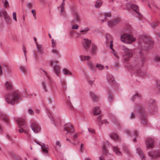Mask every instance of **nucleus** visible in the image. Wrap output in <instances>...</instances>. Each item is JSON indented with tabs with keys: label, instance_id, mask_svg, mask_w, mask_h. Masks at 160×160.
<instances>
[{
	"label": "nucleus",
	"instance_id": "7c9ffc66",
	"mask_svg": "<svg viewBox=\"0 0 160 160\" xmlns=\"http://www.w3.org/2000/svg\"><path fill=\"white\" fill-rule=\"evenodd\" d=\"M97 50V48L96 46L94 44H92L91 52V54L94 55L96 54Z\"/></svg>",
	"mask_w": 160,
	"mask_h": 160
},
{
	"label": "nucleus",
	"instance_id": "4be33fe9",
	"mask_svg": "<svg viewBox=\"0 0 160 160\" xmlns=\"http://www.w3.org/2000/svg\"><path fill=\"white\" fill-rule=\"evenodd\" d=\"M51 52L53 54V56L55 58H60V54L58 50L56 49H53L52 50Z\"/></svg>",
	"mask_w": 160,
	"mask_h": 160
},
{
	"label": "nucleus",
	"instance_id": "774afa93",
	"mask_svg": "<svg viewBox=\"0 0 160 160\" xmlns=\"http://www.w3.org/2000/svg\"><path fill=\"white\" fill-rule=\"evenodd\" d=\"M63 83L64 84H65V85H63L62 84V85L63 88V90L64 91H65L66 90V89H67V87H66V85H65V82H63Z\"/></svg>",
	"mask_w": 160,
	"mask_h": 160
},
{
	"label": "nucleus",
	"instance_id": "c85d7f7f",
	"mask_svg": "<svg viewBox=\"0 0 160 160\" xmlns=\"http://www.w3.org/2000/svg\"><path fill=\"white\" fill-rule=\"evenodd\" d=\"M160 22L159 21H155L151 23V25L153 29H155L159 26Z\"/></svg>",
	"mask_w": 160,
	"mask_h": 160
},
{
	"label": "nucleus",
	"instance_id": "8fccbe9b",
	"mask_svg": "<svg viewBox=\"0 0 160 160\" xmlns=\"http://www.w3.org/2000/svg\"><path fill=\"white\" fill-rule=\"evenodd\" d=\"M28 112L29 114L33 115L34 114V112L31 108H29L28 110Z\"/></svg>",
	"mask_w": 160,
	"mask_h": 160
},
{
	"label": "nucleus",
	"instance_id": "0eeeda50",
	"mask_svg": "<svg viewBox=\"0 0 160 160\" xmlns=\"http://www.w3.org/2000/svg\"><path fill=\"white\" fill-rule=\"evenodd\" d=\"M64 130L67 131V133H68L70 137L75 131L74 129L73 128L72 125L70 123L66 124L64 126Z\"/></svg>",
	"mask_w": 160,
	"mask_h": 160
},
{
	"label": "nucleus",
	"instance_id": "4d7b16f0",
	"mask_svg": "<svg viewBox=\"0 0 160 160\" xmlns=\"http://www.w3.org/2000/svg\"><path fill=\"white\" fill-rule=\"evenodd\" d=\"M114 66L117 68H119L120 67V65L119 63L117 62H114Z\"/></svg>",
	"mask_w": 160,
	"mask_h": 160
},
{
	"label": "nucleus",
	"instance_id": "39448f33",
	"mask_svg": "<svg viewBox=\"0 0 160 160\" xmlns=\"http://www.w3.org/2000/svg\"><path fill=\"white\" fill-rule=\"evenodd\" d=\"M121 41L126 44H131L135 40V38L128 33L122 35L120 38Z\"/></svg>",
	"mask_w": 160,
	"mask_h": 160
},
{
	"label": "nucleus",
	"instance_id": "a19ab883",
	"mask_svg": "<svg viewBox=\"0 0 160 160\" xmlns=\"http://www.w3.org/2000/svg\"><path fill=\"white\" fill-rule=\"evenodd\" d=\"M105 16L104 19L105 20H107L108 18H110L111 16V13L110 12H105L104 13Z\"/></svg>",
	"mask_w": 160,
	"mask_h": 160
},
{
	"label": "nucleus",
	"instance_id": "ea45409f",
	"mask_svg": "<svg viewBox=\"0 0 160 160\" xmlns=\"http://www.w3.org/2000/svg\"><path fill=\"white\" fill-rule=\"evenodd\" d=\"M141 97V94L137 93L135 95H134L133 97H132L131 98V100L133 101L135 99H136L137 98H140Z\"/></svg>",
	"mask_w": 160,
	"mask_h": 160
},
{
	"label": "nucleus",
	"instance_id": "b1692460",
	"mask_svg": "<svg viewBox=\"0 0 160 160\" xmlns=\"http://www.w3.org/2000/svg\"><path fill=\"white\" fill-rule=\"evenodd\" d=\"M110 138L115 141H118L119 140V137L118 134L115 132H113L109 135Z\"/></svg>",
	"mask_w": 160,
	"mask_h": 160
},
{
	"label": "nucleus",
	"instance_id": "a211bd4d",
	"mask_svg": "<svg viewBox=\"0 0 160 160\" xmlns=\"http://www.w3.org/2000/svg\"><path fill=\"white\" fill-rule=\"evenodd\" d=\"M108 142H106L105 144L103 146V148L102 149V155L99 157L100 160H104V155H106L108 151L107 150V149L106 148V144H108Z\"/></svg>",
	"mask_w": 160,
	"mask_h": 160
},
{
	"label": "nucleus",
	"instance_id": "4c0bfd02",
	"mask_svg": "<svg viewBox=\"0 0 160 160\" xmlns=\"http://www.w3.org/2000/svg\"><path fill=\"white\" fill-rule=\"evenodd\" d=\"M110 91H108V98L110 102H112L113 99V97L112 95L110 92Z\"/></svg>",
	"mask_w": 160,
	"mask_h": 160
},
{
	"label": "nucleus",
	"instance_id": "de8ad7c7",
	"mask_svg": "<svg viewBox=\"0 0 160 160\" xmlns=\"http://www.w3.org/2000/svg\"><path fill=\"white\" fill-rule=\"evenodd\" d=\"M102 119V115H100L97 118V121L99 125L100 124H101V121H102L101 120Z\"/></svg>",
	"mask_w": 160,
	"mask_h": 160
},
{
	"label": "nucleus",
	"instance_id": "f704fd0d",
	"mask_svg": "<svg viewBox=\"0 0 160 160\" xmlns=\"http://www.w3.org/2000/svg\"><path fill=\"white\" fill-rule=\"evenodd\" d=\"M102 2L100 0H98L96 2L95 6L96 8H99L102 5Z\"/></svg>",
	"mask_w": 160,
	"mask_h": 160
},
{
	"label": "nucleus",
	"instance_id": "4468645a",
	"mask_svg": "<svg viewBox=\"0 0 160 160\" xmlns=\"http://www.w3.org/2000/svg\"><path fill=\"white\" fill-rule=\"evenodd\" d=\"M146 145L147 148H152L154 146V140L151 138H149L146 141Z\"/></svg>",
	"mask_w": 160,
	"mask_h": 160
},
{
	"label": "nucleus",
	"instance_id": "9d476101",
	"mask_svg": "<svg viewBox=\"0 0 160 160\" xmlns=\"http://www.w3.org/2000/svg\"><path fill=\"white\" fill-rule=\"evenodd\" d=\"M45 73V75L48 79V83L51 89H52L54 88L56 85V83L48 75L47 72L43 70H42Z\"/></svg>",
	"mask_w": 160,
	"mask_h": 160
},
{
	"label": "nucleus",
	"instance_id": "79ce46f5",
	"mask_svg": "<svg viewBox=\"0 0 160 160\" xmlns=\"http://www.w3.org/2000/svg\"><path fill=\"white\" fill-rule=\"evenodd\" d=\"M41 148L42 149V151L43 152L45 153H48V149L45 146L42 145Z\"/></svg>",
	"mask_w": 160,
	"mask_h": 160
},
{
	"label": "nucleus",
	"instance_id": "f8f14e48",
	"mask_svg": "<svg viewBox=\"0 0 160 160\" xmlns=\"http://www.w3.org/2000/svg\"><path fill=\"white\" fill-rule=\"evenodd\" d=\"M120 19L117 18L110 21H108V25L109 27H112L115 26L120 22Z\"/></svg>",
	"mask_w": 160,
	"mask_h": 160
},
{
	"label": "nucleus",
	"instance_id": "e433bc0d",
	"mask_svg": "<svg viewBox=\"0 0 160 160\" xmlns=\"http://www.w3.org/2000/svg\"><path fill=\"white\" fill-rule=\"evenodd\" d=\"M70 98L69 96L68 97V98L67 99V103L68 106L71 108H72L73 107L71 102L70 101Z\"/></svg>",
	"mask_w": 160,
	"mask_h": 160
},
{
	"label": "nucleus",
	"instance_id": "412c9836",
	"mask_svg": "<svg viewBox=\"0 0 160 160\" xmlns=\"http://www.w3.org/2000/svg\"><path fill=\"white\" fill-rule=\"evenodd\" d=\"M2 14L6 22L8 23H9L11 21V18L7 12L5 11L3 12Z\"/></svg>",
	"mask_w": 160,
	"mask_h": 160
},
{
	"label": "nucleus",
	"instance_id": "58836bf2",
	"mask_svg": "<svg viewBox=\"0 0 160 160\" xmlns=\"http://www.w3.org/2000/svg\"><path fill=\"white\" fill-rule=\"evenodd\" d=\"M62 72L65 75H68L70 76L72 74V73L69 71L67 69H64L62 70Z\"/></svg>",
	"mask_w": 160,
	"mask_h": 160
},
{
	"label": "nucleus",
	"instance_id": "69168bd1",
	"mask_svg": "<svg viewBox=\"0 0 160 160\" xmlns=\"http://www.w3.org/2000/svg\"><path fill=\"white\" fill-rule=\"evenodd\" d=\"M106 40H107L106 42L107 43H108L109 41L108 40V38H110V36L109 34H107L106 35Z\"/></svg>",
	"mask_w": 160,
	"mask_h": 160
},
{
	"label": "nucleus",
	"instance_id": "a878e982",
	"mask_svg": "<svg viewBox=\"0 0 160 160\" xmlns=\"http://www.w3.org/2000/svg\"><path fill=\"white\" fill-rule=\"evenodd\" d=\"M87 64L90 69L92 71H94L95 70V66L91 61H88L87 62Z\"/></svg>",
	"mask_w": 160,
	"mask_h": 160
},
{
	"label": "nucleus",
	"instance_id": "680f3d73",
	"mask_svg": "<svg viewBox=\"0 0 160 160\" xmlns=\"http://www.w3.org/2000/svg\"><path fill=\"white\" fill-rule=\"evenodd\" d=\"M3 3L4 4V7H7V5H8V1L7 0H5L4 2H3Z\"/></svg>",
	"mask_w": 160,
	"mask_h": 160
},
{
	"label": "nucleus",
	"instance_id": "3c124183",
	"mask_svg": "<svg viewBox=\"0 0 160 160\" xmlns=\"http://www.w3.org/2000/svg\"><path fill=\"white\" fill-rule=\"evenodd\" d=\"M112 120L115 123V124L119 126L120 124V122H119L117 119L116 118H112Z\"/></svg>",
	"mask_w": 160,
	"mask_h": 160
},
{
	"label": "nucleus",
	"instance_id": "e2e57ef3",
	"mask_svg": "<svg viewBox=\"0 0 160 160\" xmlns=\"http://www.w3.org/2000/svg\"><path fill=\"white\" fill-rule=\"evenodd\" d=\"M110 48L112 50H114L112 48V47H113V41H110Z\"/></svg>",
	"mask_w": 160,
	"mask_h": 160
},
{
	"label": "nucleus",
	"instance_id": "a18cd8bd",
	"mask_svg": "<svg viewBox=\"0 0 160 160\" xmlns=\"http://www.w3.org/2000/svg\"><path fill=\"white\" fill-rule=\"evenodd\" d=\"M136 116L135 113L133 112H131L130 116V118L131 119H134L136 118Z\"/></svg>",
	"mask_w": 160,
	"mask_h": 160
},
{
	"label": "nucleus",
	"instance_id": "c03bdc74",
	"mask_svg": "<svg viewBox=\"0 0 160 160\" xmlns=\"http://www.w3.org/2000/svg\"><path fill=\"white\" fill-rule=\"evenodd\" d=\"M96 67L97 68H98V69L100 70H102V69H103V68H104L103 66L102 65H101L100 64H99V63H98L96 65Z\"/></svg>",
	"mask_w": 160,
	"mask_h": 160
},
{
	"label": "nucleus",
	"instance_id": "bf43d9fd",
	"mask_svg": "<svg viewBox=\"0 0 160 160\" xmlns=\"http://www.w3.org/2000/svg\"><path fill=\"white\" fill-rule=\"evenodd\" d=\"M23 51L24 52V56L25 58V59H26V60L27 61V58H26V50L25 49V48L24 46H23Z\"/></svg>",
	"mask_w": 160,
	"mask_h": 160
},
{
	"label": "nucleus",
	"instance_id": "423d86ee",
	"mask_svg": "<svg viewBox=\"0 0 160 160\" xmlns=\"http://www.w3.org/2000/svg\"><path fill=\"white\" fill-rule=\"evenodd\" d=\"M17 122L18 124L20 129L18 130L20 133L24 132L26 133H28V131H26L24 130L25 127V120L22 118H19L17 120Z\"/></svg>",
	"mask_w": 160,
	"mask_h": 160
},
{
	"label": "nucleus",
	"instance_id": "6e6552de",
	"mask_svg": "<svg viewBox=\"0 0 160 160\" xmlns=\"http://www.w3.org/2000/svg\"><path fill=\"white\" fill-rule=\"evenodd\" d=\"M30 127L32 128L33 132L37 133L41 130L40 127L38 124L35 122H32L30 125Z\"/></svg>",
	"mask_w": 160,
	"mask_h": 160
},
{
	"label": "nucleus",
	"instance_id": "f3484780",
	"mask_svg": "<svg viewBox=\"0 0 160 160\" xmlns=\"http://www.w3.org/2000/svg\"><path fill=\"white\" fill-rule=\"evenodd\" d=\"M148 154L149 156L151 157V158H156L160 157V153L159 152L156 151L153 152H148Z\"/></svg>",
	"mask_w": 160,
	"mask_h": 160
},
{
	"label": "nucleus",
	"instance_id": "f257e3e1",
	"mask_svg": "<svg viewBox=\"0 0 160 160\" xmlns=\"http://www.w3.org/2000/svg\"><path fill=\"white\" fill-rule=\"evenodd\" d=\"M121 49L125 53L123 55V60L125 67L131 70H138L142 67L146 61V57L141 52V49H140L139 57L135 59L134 62L131 65L128 64V61L129 60V58L132 56V50L124 46H122Z\"/></svg>",
	"mask_w": 160,
	"mask_h": 160
},
{
	"label": "nucleus",
	"instance_id": "5701e85b",
	"mask_svg": "<svg viewBox=\"0 0 160 160\" xmlns=\"http://www.w3.org/2000/svg\"><path fill=\"white\" fill-rule=\"evenodd\" d=\"M92 100L93 102H96L98 99V97L97 96L94 92H90L89 93Z\"/></svg>",
	"mask_w": 160,
	"mask_h": 160
},
{
	"label": "nucleus",
	"instance_id": "dca6fc26",
	"mask_svg": "<svg viewBox=\"0 0 160 160\" xmlns=\"http://www.w3.org/2000/svg\"><path fill=\"white\" fill-rule=\"evenodd\" d=\"M130 8L135 11L140 17L142 16V14L139 12V8L137 5L135 4L131 5L130 7Z\"/></svg>",
	"mask_w": 160,
	"mask_h": 160
},
{
	"label": "nucleus",
	"instance_id": "ddd939ff",
	"mask_svg": "<svg viewBox=\"0 0 160 160\" xmlns=\"http://www.w3.org/2000/svg\"><path fill=\"white\" fill-rule=\"evenodd\" d=\"M136 153L138 154L142 160H146L145 154L140 148L138 147L136 148Z\"/></svg>",
	"mask_w": 160,
	"mask_h": 160
},
{
	"label": "nucleus",
	"instance_id": "2eb2a0df",
	"mask_svg": "<svg viewBox=\"0 0 160 160\" xmlns=\"http://www.w3.org/2000/svg\"><path fill=\"white\" fill-rule=\"evenodd\" d=\"M91 40L88 39H84L83 45L86 50H88L91 46Z\"/></svg>",
	"mask_w": 160,
	"mask_h": 160
},
{
	"label": "nucleus",
	"instance_id": "20e7f679",
	"mask_svg": "<svg viewBox=\"0 0 160 160\" xmlns=\"http://www.w3.org/2000/svg\"><path fill=\"white\" fill-rule=\"evenodd\" d=\"M135 110L139 114L141 123L143 124L147 125L148 124L147 119L145 116L146 112L144 108L142 106L138 105L136 106Z\"/></svg>",
	"mask_w": 160,
	"mask_h": 160
},
{
	"label": "nucleus",
	"instance_id": "13d9d810",
	"mask_svg": "<svg viewBox=\"0 0 160 160\" xmlns=\"http://www.w3.org/2000/svg\"><path fill=\"white\" fill-rule=\"evenodd\" d=\"M79 27V26L77 24L73 25L72 27V29H78Z\"/></svg>",
	"mask_w": 160,
	"mask_h": 160
},
{
	"label": "nucleus",
	"instance_id": "1a4fd4ad",
	"mask_svg": "<svg viewBox=\"0 0 160 160\" xmlns=\"http://www.w3.org/2000/svg\"><path fill=\"white\" fill-rule=\"evenodd\" d=\"M53 64H54V65L57 66V67L55 66L53 67V71L58 76L59 75L60 68L59 66H58L57 64L55 63L53 60H51L49 62L50 65L52 67H53Z\"/></svg>",
	"mask_w": 160,
	"mask_h": 160
},
{
	"label": "nucleus",
	"instance_id": "864d4df0",
	"mask_svg": "<svg viewBox=\"0 0 160 160\" xmlns=\"http://www.w3.org/2000/svg\"><path fill=\"white\" fill-rule=\"evenodd\" d=\"M13 19L15 21H17V16H16V13L15 12H13Z\"/></svg>",
	"mask_w": 160,
	"mask_h": 160
},
{
	"label": "nucleus",
	"instance_id": "473e14b6",
	"mask_svg": "<svg viewBox=\"0 0 160 160\" xmlns=\"http://www.w3.org/2000/svg\"><path fill=\"white\" fill-rule=\"evenodd\" d=\"M79 58L81 61H83L86 60H88L90 58V57L89 56H85L83 55H80Z\"/></svg>",
	"mask_w": 160,
	"mask_h": 160
},
{
	"label": "nucleus",
	"instance_id": "37998d69",
	"mask_svg": "<svg viewBox=\"0 0 160 160\" xmlns=\"http://www.w3.org/2000/svg\"><path fill=\"white\" fill-rule=\"evenodd\" d=\"M89 29L88 27H87L83 30H81L80 31V33L79 34H84L85 33V32L88 31L89 30Z\"/></svg>",
	"mask_w": 160,
	"mask_h": 160
},
{
	"label": "nucleus",
	"instance_id": "f03ea898",
	"mask_svg": "<svg viewBox=\"0 0 160 160\" xmlns=\"http://www.w3.org/2000/svg\"><path fill=\"white\" fill-rule=\"evenodd\" d=\"M5 98L8 103L13 105L20 100L21 96L18 91L14 90L7 93Z\"/></svg>",
	"mask_w": 160,
	"mask_h": 160
},
{
	"label": "nucleus",
	"instance_id": "9b49d317",
	"mask_svg": "<svg viewBox=\"0 0 160 160\" xmlns=\"http://www.w3.org/2000/svg\"><path fill=\"white\" fill-rule=\"evenodd\" d=\"M148 106L149 109H154L157 107L156 102L152 99H150L148 101Z\"/></svg>",
	"mask_w": 160,
	"mask_h": 160
},
{
	"label": "nucleus",
	"instance_id": "0e129e2a",
	"mask_svg": "<svg viewBox=\"0 0 160 160\" xmlns=\"http://www.w3.org/2000/svg\"><path fill=\"white\" fill-rule=\"evenodd\" d=\"M78 137V135L77 134H75L72 137V139L74 141H75L76 140V138Z\"/></svg>",
	"mask_w": 160,
	"mask_h": 160
},
{
	"label": "nucleus",
	"instance_id": "72a5a7b5",
	"mask_svg": "<svg viewBox=\"0 0 160 160\" xmlns=\"http://www.w3.org/2000/svg\"><path fill=\"white\" fill-rule=\"evenodd\" d=\"M41 84L44 91L46 92L48 91V89L46 87V83L45 82L42 81L41 82Z\"/></svg>",
	"mask_w": 160,
	"mask_h": 160
},
{
	"label": "nucleus",
	"instance_id": "393cba45",
	"mask_svg": "<svg viewBox=\"0 0 160 160\" xmlns=\"http://www.w3.org/2000/svg\"><path fill=\"white\" fill-rule=\"evenodd\" d=\"M112 148L113 152H115L116 155L119 156L121 155V152L119 150V148L118 147L113 146L112 147Z\"/></svg>",
	"mask_w": 160,
	"mask_h": 160
},
{
	"label": "nucleus",
	"instance_id": "c756f323",
	"mask_svg": "<svg viewBox=\"0 0 160 160\" xmlns=\"http://www.w3.org/2000/svg\"><path fill=\"white\" fill-rule=\"evenodd\" d=\"M93 112L94 115H97L100 113L101 110L98 107L96 106L94 108Z\"/></svg>",
	"mask_w": 160,
	"mask_h": 160
},
{
	"label": "nucleus",
	"instance_id": "aec40b11",
	"mask_svg": "<svg viewBox=\"0 0 160 160\" xmlns=\"http://www.w3.org/2000/svg\"><path fill=\"white\" fill-rule=\"evenodd\" d=\"M36 46L38 52L41 55L43 54L45 52L42 48V45L36 42Z\"/></svg>",
	"mask_w": 160,
	"mask_h": 160
},
{
	"label": "nucleus",
	"instance_id": "bb28decb",
	"mask_svg": "<svg viewBox=\"0 0 160 160\" xmlns=\"http://www.w3.org/2000/svg\"><path fill=\"white\" fill-rule=\"evenodd\" d=\"M5 88L8 90L11 89H12L13 85L12 83L10 81H7L5 83Z\"/></svg>",
	"mask_w": 160,
	"mask_h": 160
},
{
	"label": "nucleus",
	"instance_id": "338daca9",
	"mask_svg": "<svg viewBox=\"0 0 160 160\" xmlns=\"http://www.w3.org/2000/svg\"><path fill=\"white\" fill-rule=\"evenodd\" d=\"M88 131L92 133H95V130L94 129L92 128H88Z\"/></svg>",
	"mask_w": 160,
	"mask_h": 160
},
{
	"label": "nucleus",
	"instance_id": "6ab92c4d",
	"mask_svg": "<svg viewBox=\"0 0 160 160\" xmlns=\"http://www.w3.org/2000/svg\"><path fill=\"white\" fill-rule=\"evenodd\" d=\"M107 79L108 81L111 83L113 86L116 84V82L113 76L111 74H109L107 75Z\"/></svg>",
	"mask_w": 160,
	"mask_h": 160
},
{
	"label": "nucleus",
	"instance_id": "7ed1b4c3",
	"mask_svg": "<svg viewBox=\"0 0 160 160\" xmlns=\"http://www.w3.org/2000/svg\"><path fill=\"white\" fill-rule=\"evenodd\" d=\"M138 42L139 47L145 51L150 48L153 43V41L150 38L144 35L141 37Z\"/></svg>",
	"mask_w": 160,
	"mask_h": 160
},
{
	"label": "nucleus",
	"instance_id": "cd10ccee",
	"mask_svg": "<svg viewBox=\"0 0 160 160\" xmlns=\"http://www.w3.org/2000/svg\"><path fill=\"white\" fill-rule=\"evenodd\" d=\"M0 118L2 119L5 123H7L8 122V119L7 116L3 112L1 111H0Z\"/></svg>",
	"mask_w": 160,
	"mask_h": 160
},
{
	"label": "nucleus",
	"instance_id": "052dcab7",
	"mask_svg": "<svg viewBox=\"0 0 160 160\" xmlns=\"http://www.w3.org/2000/svg\"><path fill=\"white\" fill-rule=\"evenodd\" d=\"M48 116L49 118L52 119V121L53 123V124H54V120H53V119L52 118V116L51 114L49 112L48 113Z\"/></svg>",
	"mask_w": 160,
	"mask_h": 160
},
{
	"label": "nucleus",
	"instance_id": "49530a36",
	"mask_svg": "<svg viewBox=\"0 0 160 160\" xmlns=\"http://www.w3.org/2000/svg\"><path fill=\"white\" fill-rule=\"evenodd\" d=\"M154 61L155 62H160V55L155 57L154 58Z\"/></svg>",
	"mask_w": 160,
	"mask_h": 160
},
{
	"label": "nucleus",
	"instance_id": "603ef678",
	"mask_svg": "<svg viewBox=\"0 0 160 160\" xmlns=\"http://www.w3.org/2000/svg\"><path fill=\"white\" fill-rule=\"evenodd\" d=\"M156 86L158 88L159 92H160V81H158L157 82Z\"/></svg>",
	"mask_w": 160,
	"mask_h": 160
},
{
	"label": "nucleus",
	"instance_id": "c9c22d12",
	"mask_svg": "<svg viewBox=\"0 0 160 160\" xmlns=\"http://www.w3.org/2000/svg\"><path fill=\"white\" fill-rule=\"evenodd\" d=\"M19 69L20 71L24 74H25L27 73V69L25 67L21 66L19 67Z\"/></svg>",
	"mask_w": 160,
	"mask_h": 160
},
{
	"label": "nucleus",
	"instance_id": "2f4dec72",
	"mask_svg": "<svg viewBox=\"0 0 160 160\" xmlns=\"http://www.w3.org/2000/svg\"><path fill=\"white\" fill-rule=\"evenodd\" d=\"M75 18L74 20H73L72 21V22H79V20H80V18L77 12H75Z\"/></svg>",
	"mask_w": 160,
	"mask_h": 160
},
{
	"label": "nucleus",
	"instance_id": "5fc2aeb1",
	"mask_svg": "<svg viewBox=\"0 0 160 160\" xmlns=\"http://www.w3.org/2000/svg\"><path fill=\"white\" fill-rule=\"evenodd\" d=\"M31 12L33 14V16L34 17V19H35L36 18V11L35 10L33 9L32 10Z\"/></svg>",
	"mask_w": 160,
	"mask_h": 160
},
{
	"label": "nucleus",
	"instance_id": "6e6d98bb",
	"mask_svg": "<svg viewBox=\"0 0 160 160\" xmlns=\"http://www.w3.org/2000/svg\"><path fill=\"white\" fill-rule=\"evenodd\" d=\"M84 145L82 143L81 144L80 146V152H83L84 150V148L83 147V146Z\"/></svg>",
	"mask_w": 160,
	"mask_h": 160
},
{
	"label": "nucleus",
	"instance_id": "09e8293b",
	"mask_svg": "<svg viewBox=\"0 0 160 160\" xmlns=\"http://www.w3.org/2000/svg\"><path fill=\"white\" fill-rule=\"evenodd\" d=\"M101 124H100L99 125H102L104 124H107L108 123V122L106 119H105L101 121Z\"/></svg>",
	"mask_w": 160,
	"mask_h": 160
}]
</instances>
